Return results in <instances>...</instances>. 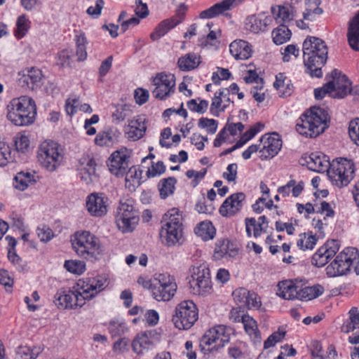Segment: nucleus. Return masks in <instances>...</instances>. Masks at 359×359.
Segmentation results:
<instances>
[{"instance_id": "obj_1", "label": "nucleus", "mask_w": 359, "mask_h": 359, "mask_svg": "<svg viewBox=\"0 0 359 359\" xmlns=\"http://www.w3.org/2000/svg\"><path fill=\"white\" fill-rule=\"evenodd\" d=\"M328 120L329 115L325 109L313 107L299 118L296 130L306 137H316L325 130Z\"/></svg>"}, {"instance_id": "obj_2", "label": "nucleus", "mask_w": 359, "mask_h": 359, "mask_svg": "<svg viewBox=\"0 0 359 359\" xmlns=\"http://www.w3.org/2000/svg\"><path fill=\"white\" fill-rule=\"evenodd\" d=\"M36 114L34 100L28 96L13 99L7 106V118L18 126L32 124Z\"/></svg>"}, {"instance_id": "obj_3", "label": "nucleus", "mask_w": 359, "mask_h": 359, "mask_svg": "<svg viewBox=\"0 0 359 359\" xmlns=\"http://www.w3.org/2000/svg\"><path fill=\"white\" fill-rule=\"evenodd\" d=\"M182 219V213L177 208H172L164 215L160 235L166 245L173 246L181 243Z\"/></svg>"}, {"instance_id": "obj_4", "label": "nucleus", "mask_w": 359, "mask_h": 359, "mask_svg": "<svg viewBox=\"0 0 359 359\" xmlns=\"http://www.w3.org/2000/svg\"><path fill=\"white\" fill-rule=\"evenodd\" d=\"M189 274V288L193 294L206 296L212 292L210 269L205 262L196 263L191 266Z\"/></svg>"}, {"instance_id": "obj_5", "label": "nucleus", "mask_w": 359, "mask_h": 359, "mask_svg": "<svg viewBox=\"0 0 359 359\" xmlns=\"http://www.w3.org/2000/svg\"><path fill=\"white\" fill-rule=\"evenodd\" d=\"M72 249L85 258L96 257L102 252L100 239L88 231H76L71 238Z\"/></svg>"}, {"instance_id": "obj_6", "label": "nucleus", "mask_w": 359, "mask_h": 359, "mask_svg": "<svg viewBox=\"0 0 359 359\" xmlns=\"http://www.w3.org/2000/svg\"><path fill=\"white\" fill-rule=\"evenodd\" d=\"M105 282L102 278L79 280L74 290L71 292V294L69 291L70 306H82L85 299H91L103 290Z\"/></svg>"}, {"instance_id": "obj_7", "label": "nucleus", "mask_w": 359, "mask_h": 359, "mask_svg": "<svg viewBox=\"0 0 359 359\" xmlns=\"http://www.w3.org/2000/svg\"><path fill=\"white\" fill-rule=\"evenodd\" d=\"M64 154L61 146L56 142H43L37 150L39 163L48 171L55 170L62 163Z\"/></svg>"}, {"instance_id": "obj_8", "label": "nucleus", "mask_w": 359, "mask_h": 359, "mask_svg": "<svg viewBox=\"0 0 359 359\" xmlns=\"http://www.w3.org/2000/svg\"><path fill=\"white\" fill-rule=\"evenodd\" d=\"M359 251L357 248L349 247L344 249L335 259L326 267V273L329 277L346 275L351 267L358 261Z\"/></svg>"}, {"instance_id": "obj_9", "label": "nucleus", "mask_w": 359, "mask_h": 359, "mask_svg": "<svg viewBox=\"0 0 359 359\" xmlns=\"http://www.w3.org/2000/svg\"><path fill=\"white\" fill-rule=\"evenodd\" d=\"M353 163L346 158H337L331 162L327 173L332 183L341 188L347 186L353 178Z\"/></svg>"}, {"instance_id": "obj_10", "label": "nucleus", "mask_w": 359, "mask_h": 359, "mask_svg": "<svg viewBox=\"0 0 359 359\" xmlns=\"http://www.w3.org/2000/svg\"><path fill=\"white\" fill-rule=\"evenodd\" d=\"M149 285L152 295L157 301H169L175 295L177 286L173 277L168 273H156Z\"/></svg>"}, {"instance_id": "obj_11", "label": "nucleus", "mask_w": 359, "mask_h": 359, "mask_svg": "<svg viewBox=\"0 0 359 359\" xmlns=\"http://www.w3.org/2000/svg\"><path fill=\"white\" fill-rule=\"evenodd\" d=\"M232 296L238 308H233L231 314L244 313L247 310H253L259 312H264L262 308V302L259 296L254 292L249 291L244 287L236 289Z\"/></svg>"}, {"instance_id": "obj_12", "label": "nucleus", "mask_w": 359, "mask_h": 359, "mask_svg": "<svg viewBox=\"0 0 359 359\" xmlns=\"http://www.w3.org/2000/svg\"><path fill=\"white\" fill-rule=\"evenodd\" d=\"M139 215L130 201H121L116 215L117 226L123 232L132 231L138 224Z\"/></svg>"}, {"instance_id": "obj_13", "label": "nucleus", "mask_w": 359, "mask_h": 359, "mask_svg": "<svg viewBox=\"0 0 359 359\" xmlns=\"http://www.w3.org/2000/svg\"><path fill=\"white\" fill-rule=\"evenodd\" d=\"M153 96L161 100H166L175 90V76L172 74L158 73L153 79Z\"/></svg>"}, {"instance_id": "obj_14", "label": "nucleus", "mask_w": 359, "mask_h": 359, "mask_svg": "<svg viewBox=\"0 0 359 359\" xmlns=\"http://www.w3.org/2000/svg\"><path fill=\"white\" fill-rule=\"evenodd\" d=\"M231 330L220 325L209 329L203 334L201 343L208 346L212 345V348H219L229 342Z\"/></svg>"}, {"instance_id": "obj_15", "label": "nucleus", "mask_w": 359, "mask_h": 359, "mask_svg": "<svg viewBox=\"0 0 359 359\" xmlns=\"http://www.w3.org/2000/svg\"><path fill=\"white\" fill-rule=\"evenodd\" d=\"M303 57H306L307 62H310L313 54H319L318 62L320 64L326 62L327 60V47L325 43L320 39L316 36H307L302 44Z\"/></svg>"}, {"instance_id": "obj_16", "label": "nucleus", "mask_w": 359, "mask_h": 359, "mask_svg": "<svg viewBox=\"0 0 359 359\" xmlns=\"http://www.w3.org/2000/svg\"><path fill=\"white\" fill-rule=\"evenodd\" d=\"M130 155L131 151L125 147L114 151L107 163L110 172L116 177L124 176L129 167Z\"/></svg>"}, {"instance_id": "obj_17", "label": "nucleus", "mask_w": 359, "mask_h": 359, "mask_svg": "<svg viewBox=\"0 0 359 359\" xmlns=\"http://www.w3.org/2000/svg\"><path fill=\"white\" fill-rule=\"evenodd\" d=\"M109 199L103 193H93L87 197L86 208L93 217H101L108 211Z\"/></svg>"}, {"instance_id": "obj_18", "label": "nucleus", "mask_w": 359, "mask_h": 359, "mask_svg": "<svg viewBox=\"0 0 359 359\" xmlns=\"http://www.w3.org/2000/svg\"><path fill=\"white\" fill-rule=\"evenodd\" d=\"M339 250L338 241H327L312 257V264L318 267L324 266L330 259L333 257Z\"/></svg>"}, {"instance_id": "obj_19", "label": "nucleus", "mask_w": 359, "mask_h": 359, "mask_svg": "<svg viewBox=\"0 0 359 359\" xmlns=\"http://www.w3.org/2000/svg\"><path fill=\"white\" fill-rule=\"evenodd\" d=\"M262 149L259 151L262 159L271 158L278 154L282 147V140L279 135L273 133L264 135L259 140Z\"/></svg>"}, {"instance_id": "obj_20", "label": "nucleus", "mask_w": 359, "mask_h": 359, "mask_svg": "<svg viewBox=\"0 0 359 359\" xmlns=\"http://www.w3.org/2000/svg\"><path fill=\"white\" fill-rule=\"evenodd\" d=\"M245 195L243 192L233 194L227 197L219 208V212L226 217L236 215L243 208Z\"/></svg>"}, {"instance_id": "obj_21", "label": "nucleus", "mask_w": 359, "mask_h": 359, "mask_svg": "<svg viewBox=\"0 0 359 359\" xmlns=\"http://www.w3.org/2000/svg\"><path fill=\"white\" fill-rule=\"evenodd\" d=\"M19 85L29 90L40 88L43 83V74L39 69L32 67L20 74Z\"/></svg>"}, {"instance_id": "obj_22", "label": "nucleus", "mask_w": 359, "mask_h": 359, "mask_svg": "<svg viewBox=\"0 0 359 359\" xmlns=\"http://www.w3.org/2000/svg\"><path fill=\"white\" fill-rule=\"evenodd\" d=\"M82 168H80V177L87 184L93 183L98 180L96 171L97 163L93 157H83L79 160Z\"/></svg>"}, {"instance_id": "obj_23", "label": "nucleus", "mask_w": 359, "mask_h": 359, "mask_svg": "<svg viewBox=\"0 0 359 359\" xmlns=\"http://www.w3.org/2000/svg\"><path fill=\"white\" fill-rule=\"evenodd\" d=\"M300 284L301 280L297 279L281 281L278 285L277 294L285 299H298Z\"/></svg>"}, {"instance_id": "obj_24", "label": "nucleus", "mask_w": 359, "mask_h": 359, "mask_svg": "<svg viewBox=\"0 0 359 359\" xmlns=\"http://www.w3.org/2000/svg\"><path fill=\"white\" fill-rule=\"evenodd\" d=\"M271 22V17L263 13L248 16L245 21V28L252 33L264 32Z\"/></svg>"}, {"instance_id": "obj_25", "label": "nucleus", "mask_w": 359, "mask_h": 359, "mask_svg": "<svg viewBox=\"0 0 359 359\" xmlns=\"http://www.w3.org/2000/svg\"><path fill=\"white\" fill-rule=\"evenodd\" d=\"M146 129L145 118L138 116L129 121L125 131L128 139L136 141L144 136Z\"/></svg>"}, {"instance_id": "obj_26", "label": "nucleus", "mask_w": 359, "mask_h": 359, "mask_svg": "<svg viewBox=\"0 0 359 359\" xmlns=\"http://www.w3.org/2000/svg\"><path fill=\"white\" fill-rule=\"evenodd\" d=\"M330 75L332 78L330 82H334L335 86L334 91L336 92L338 97L343 98L348 93H351V83L346 75L342 74L337 69L332 70Z\"/></svg>"}, {"instance_id": "obj_27", "label": "nucleus", "mask_w": 359, "mask_h": 359, "mask_svg": "<svg viewBox=\"0 0 359 359\" xmlns=\"http://www.w3.org/2000/svg\"><path fill=\"white\" fill-rule=\"evenodd\" d=\"M310 170L317 172H327L331 165L328 157L320 152L311 153L306 159Z\"/></svg>"}, {"instance_id": "obj_28", "label": "nucleus", "mask_w": 359, "mask_h": 359, "mask_svg": "<svg viewBox=\"0 0 359 359\" xmlns=\"http://www.w3.org/2000/svg\"><path fill=\"white\" fill-rule=\"evenodd\" d=\"M243 0H223L215 4L210 8L201 12L199 17L202 19H208L215 18L225 11L230 10L236 5V2H241Z\"/></svg>"}, {"instance_id": "obj_29", "label": "nucleus", "mask_w": 359, "mask_h": 359, "mask_svg": "<svg viewBox=\"0 0 359 359\" xmlns=\"http://www.w3.org/2000/svg\"><path fill=\"white\" fill-rule=\"evenodd\" d=\"M184 18V13H179L170 19L163 20L150 34V37L153 41L158 40L164 36L169 30L174 28L180 24Z\"/></svg>"}, {"instance_id": "obj_30", "label": "nucleus", "mask_w": 359, "mask_h": 359, "mask_svg": "<svg viewBox=\"0 0 359 359\" xmlns=\"http://www.w3.org/2000/svg\"><path fill=\"white\" fill-rule=\"evenodd\" d=\"M229 51L236 60H247L252 53V46L248 41L238 39L231 42L229 45Z\"/></svg>"}, {"instance_id": "obj_31", "label": "nucleus", "mask_w": 359, "mask_h": 359, "mask_svg": "<svg viewBox=\"0 0 359 359\" xmlns=\"http://www.w3.org/2000/svg\"><path fill=\"white\" fill-rule=\"evenodd\" d=\"M232 102L229 96V90H227V88L220 89L215 93L211 103L210 111L215 115V111L217 113L224 111Z\"/></svg>"}, {"instance_id": "obj_32", "label": "nucleus", "mask_w": 359, "mask_h": 359, "mask_svg": "<svg viewBox=\"0 0 359 359\" xmlns=\"http://www.w3.org/2000/svg\"><path fill=\"white\" fill-rule=\"evenodd\" d=\"M234 320L243 323L245 332L254 341H260L261 334L257 323L251 316H236Z\"/></svg>"}, {"instance_id": "obj_33", "label": "nucleus", "mask_w": 359, "mask_h": 359, "mask_svg": "<svg viewBox=\"0 0 359 359\" xmlns=\"http://www.w3.org/2000/svg\"><path fill=\"white\" fill-rule=\"evenodd\" d=\"M347 40L353 50L359 51V11L348 22Z\"/></svg>"}, {"instance_id": "obj_34", "label": "nucleus", "mask_w": 359, "mask_h": 359, "mask_svg": "<svg viewBox=\"0 0 359 359\" xmlns=\"http://www.w3.org/2000/svg\"><path fill=\"white\" fill-rule=\"evenodd\" d=\"M36 182V175L33 171H20L16 174L13 179V185L19 191H25L29 186Z\"/></svg>"}, {"instance_id": "obj_35", "label": "nucleus", "mask_w": 359, "mask_h": 359, "mask_svg": "<svg viewBox=\"0 0 359 359\" xmlns=\"http://www.w3.org/2000/svg\"><path fill=\"white\" fill-rule=\"evenodd\" d=\"M201 63V58L199 55L189 53L178 59L177 67L182 72H190L196 69Z\"/></svg>"}, {"instance_id": "obj_36", "label": "nucleus", "mask_w": 359, "mask_h": 359, "mask_svg": "<svg viewBox=\"0 0 359 359\" xmlns=\"http://www.w3.org/2000/svg\"><path fill=\"white\" fill-rule=\"evenodd\" d=\"M119 133L116 129L109 128L100 131L95 138V144L100 147L112 146L118 140Z\"/></svg>"}, {"instance_id": "obj_37", "label": "nucleus", "mask_w": 359, "mask_h": 359, "mask_svg": "<svg viewBox=\"0 0 359 359\" xmlns=\"http://www.w3.org/2000/svg\"><path fill=\"white\" fill-rule=\"evenodd\" d=\"M74 41L76 47V55L77 57V61H83L87 57V39L85 33L81 29H74Z\"/></svg>"}, {"instance_id": "obj_38", "label": "nucleus", "mask_w": 359, "mask_h": 359, "mask_svg": "<svg viewBox=\"0 0 359 359\" xmlns=\"http://www.w3.org/2000/svg\"><path fill=\"white\" fill-rule=\"evenodd\" d=\"M324 292L323 287L320 285L304 287L301 281L298 299L302 301H309L317 298Z\"/></svg>"}, {"instance_id": "obj_39", "label": "nucleus", "mask_w": 359, "mask_h": 359, "mask_svg": "<svg viewBox=\"0 0 359 359\" xmlns=\"http://www.w3.org/2000/svg\"><path fill=\"white\" fill-rule=\"evenodd\" d=\"M153 346V341L147 332L138 334L132 343L133 350L137 354L142 353Z\"/></svg>"}, {"instance_id": "obj_40", "label": "nucleus", "mask_w": 359, "mask_h": 359, "mask_svg": "<svg viewBox=\"0 0 359 359\" xmlns=\"http://www.w3.org/2000/svg\"><path fill=\"white\" fill-rule=\"evenodd\" d=\"M304 189V182H297L294 180H290L285 185L279 187L278 192L283 197L288 196L292 193V196L298 197Z\"/></svg>"}, {"instance_id": "obj_41", "label": "nucleus", "mask_w": 359, "mask_h": 359, "mask_svg": "<svg viewBox=\"0 0 359 359\" xmlns=\"http://www.w3.org/2000/svg\"><path fill=\"white\" fill-rule=\"evenodd\" d=\"M142 173V171L135 166L128 168L125 174L126 187L130 190H135L136 187H139L141 184Z\"/></svg>"}, {"instance_id": "obj_42", "label": "nucleus", "mask_w": 359, "mask_h": 359, "mask_svg": "<svg viewBox=\"0 0 359 359\" xmlns=\"http://www.w3.org/2000/svg\"><path fill=\"white\" fill-rule=\"evenodd\" d=\"M215 253L219 257H235L238 251L229 240L219 241L216 244Z\"/></svg>"}, {"instance_id": "obj_43", "label": "nucleus", "mask_w": 359, "mask_h": 359, "mask_svg": "<svg viewBox=\"0 0 359 359\" xmlns=\"http://www.w3.org/2000/svg\"><path fill=\"white\" fill-rule=\"evenodd\" d=\"M197 236L203 241L211 240L214 238L216 230L210 221H203L199 223L194 229Z\"/></svg>"}, {"instance_id": "obj_44", "label": "nucleus", "mask_w": 359, "mask_h": 359, "mask_svg": "<svg viewBox=\"0 0 359 359\" xmlns=\"http://www.w3.org/2000/svg\"><path fill=\"white\" fill-rule=\"evenodd\" d=\"M319 54H313V57L310 58V62L309 63L306 60V57H303L304 64L306 67V72L309 73L312 77L320 78L323 76L322 67L326 62L320 64L318 61V56Z\"/></svg>"}, {"instance_id": "obj_45", "label": "nucleus", "mask_w": 359, "mask_h": 359, "mask_svg": "<svg viewBox=\"0 0 359 359\" xmlns=\"http://www.w3.org/2000/svg\"><path fill=\"white\" fill-rule=\"evenodd\" d=\"M111 337H121L128 330V327L123 320L116 318L110 321L108 327Z\"/></svg>"}, {"instance_id": "obj_46", "label": "nucleus", "mask_w": 359, "mask_h": 359, "mask_svg": "<svg viewBox=\"0 0 359 359\" xmlns=\"http://www.w3.org/2000/svg\"><path fill=\"white\" fill-rule=\"evenodd\" d=\"M291 34V31L284 25H281L274 29L271 33L273 41L276 45H281L287 42L290 40Z\"/></svg>"}, {"instance_id": "obj_47", "label": "nucleus", "mask_w": 359, "mask_h": 359, "mask_svg": "<svg viewBox=\"0 0 359 359\" xmlns=\"http://www.w3.org/2000/svg\"><path fill=\"white\" fill-rule=\"evenodd\" d=\"M31 22L26 15L22 14L18 17L15 22V29L14 30L15 36L20 39L25 36L30 27Z\"/></svg>"}, {"instance_id": "obj_48", "label": "nucleus", "mask_w": 359, "mask_h": 359, "mask_svg": "<svg viewBox=\"0 0 359 359\" xmlns=\"http://www.w3.org/2000/svg\"><path fill=\"white\" fill-rule=\"evenodd\" d=\"M172 322L179 330H189L198 320L197 316H172Z\"/></svg>"}, {"instance_id": "obj_49", "label": "nucleus", "mask_w": 359, "mask_h": 359, "mask_svg": "<svg viewBox=\"0 0 359 359\" xmlns=\"http://www.w3.org/2000/svg\"><path fill=\"white\" fill-rule=\"evenodd\" d=\"M41 351V347L20 346L15 351V359H36Z\"/></svg>"}, {"instance_id": "obj_50", "label": "nucleus", "mask_w": 359, "mask_h": 359, "mask_svg": "<svg viewBox=\"0 0 359 359\" xmlns=\"http://www.w3.org/2000/svg\"><path fill=\"white\" fill-rule=\"evenodd\" d=\"M176 182V179L172 177L163 179L160 181L158 189L162 198H166L168 196L173 194Z\"/></svg>"}, {"instance_id": "obj_51", "label": "nucleus", "mask_w": 359, "mask_h": 359, "mask_svg": "<svg viewBox=\"0 0 359 359\" xmlns=\"http://www.w3.org/2000/svg\"><path fill=\"white\" fill-rule=\"evenodd\" d=\"M294 12L295 11L293 6L286 4L282 6H278V13L274 15L277 20L280 19V22L286 23L293 20L294 17Z\"/></svg>"}, {"instance_id": "obj_52", "label": "nucleus", "mask_w": 359, "mask_h": 359, "mask_svg": "<svg viewBox=\"0 0 359 359\" xmlns=\"http://www.w3.org/2000/svg\"><path fill=\"white\" fill-rule=\"evenodd\" d=\"M317 238L311 233H302L299 236L297 245L302 250H311L316 244Z\"/></svg>"}, {"instance_id": "obj_53", "label": "nucleus", "mask_w": 359, "mask_h": 359, "mask_svg": "<svg viewBox=\"0 0 359 359\" xmlns=\"http://www.w3.org/2000/svg\"><path fill=\"white\" fill-rule=\"evenodd\" d=\"M175 314H198L197 306L192 300H184L175 308Z\"/></svg>"}, {"instance_id": "obj_54", "label": "nucleus", "mask_w": 359, "mask_h": 359, "mask_svg": "<svg viewBox=\"0 0 359 359\" xmlns=\"http://www.w3.org/2000/svg\"><path fill=\"white\" fill-rule=\"evenodd\" d=\"M208 102L205 100L198 98V100L192 99L187 102V107L189 110L197 112L198 114H204L208 107Z\"/></svg>"}, {"instance_id": "obj_55", "label": "nucleus", "mask_w": 359, "mask_h": 359, "mask_svg": "<svg viewBox=\"0 0 359 359\" xmlns=\"http://www.w3.org/2000/svg\"><path fill=\"white\" fill-rule=\"evenodd\" d=\"M36 234L40 241L45 243L50 241L54 236L52 229L45 224H41L37 227Z\"/></svg>"}, {"instance_id": "obj_56", "label": "nucleus", "mask_w": 359, "mask_h": 359, "mask_svg": "<svg viewBox=\"0 0 359 359\" xmlns=\"http://www.w3.org/2000/svg\"><path fill=\"white\" fill-rule=\"evenodd\" d=\"M198 127L206 129L210 134H214L217 129V121L212 118L202 117L198 120Z\"/></svg>"}, {"instance_id": "obj_57", "label": "nucleus", "mask_w": 359, "mask_h": 359, "mask_svg": "<svg viewBox=\"0 0 359 359\" xmlns=\"http://www.w3.org/2000/svg\"><path fill=\"white\" fill-rule=\"evenodd\" d=\"M348 134L352 141L359 146V118L350 121Z\"/></svg>"}, {"instance_id": "obj_58", "label": "nucleus", "mask_w": 359, "mask_h": 359, "mask_svg": "<svg viewBox=\"0 0 359 359\" xmlns=\"http://www.w3.org/2000/svg\"><path fill=\"white\" fill-rule=\"evenodd\" d=\"M55 306L60 310L67 308V293L65 288L60 289L55 295Z\"/></svg>"}, {"instance_id": "obj_59", "label": "nucleus", "mask_w": 359, "mask_h": 359, "mask_svg": "<svg viewBox=\"0 0 359 359\" xmlns=\"http://www.w3.org/2000/svg\"><path fill=\"white\" fill-rule=\"evenodd\" d=\"M129 339L125 337H119L113 344L112 350L116 355L123 354L128 350Z\"/></svg>"}, {"instance_id": "obj_60", "label": "nucleus", "mask_w": 359, "mask_h": 359, "mask_svg": "<svg viewBox=\"0 0 359 359\" xmlns=\"http://www.w3.org/2000/svg\"><path fill=\"white\" fill-rule=\"evenodd\" d=\"M165 171V165L161 161H158L156 163H152L151 167L148 168L147 171V177H155L164 173Z\"/></svg>"}, {"instance_id": "obj_61", "label": "nucleus", "mask_w": 359, "mask_h": 359, "mask_svg": "<svg viewBox=\"0 0 359 359\" xmlns=\"http://www.w3.org/2000/svg\"><path fill=\"white\" fill-rule=\"evenodd\" d=\"M86 270V263L81 260H69V272L81 275Z\"/></svg>"}, {"instance_id": "obj_62", "label": "nucleus", "mask_w": 359, "mask_h": 359, "mask_svg": "<svg viewBox=\"0 0 359 359\" xmlns=\"http://www.w3.org/2000/svg\"><path fill=\"white\" fill-rule=\"evenodd\" d=\"M334 87L335 86L334 82H330V81L327 83H325L322 88L315 89L314 95L316 99L321 100L325 96L327 93L334 92Z\"/></svg>"}, {"instance_id": "obj_63", "label": "nucleus", "mask_w": 359, "mask_h": 359, "mask_svg": "<svg viewBox=\"0 0 359 359\" xmlns=\"http://www.w3.org/2000/svg\"><path fill=\"white\" fill-rule=\"evenodd\" d=\"M312 359H325L323 353V346L319 341L314 340L311 343Z\"/></svg>"}, {"instance_id": "obj_64", "label": "nucleus", "mask_w": 359, "mask_h": 359, "mask_svg": "<svg viewBox=\"0 0 359 359\" xmlns=\"http://www.w3.org/2000/svg\"><path fill=\"white\" fill-rule=\"evenodd\" d=\"M357 318L350 316L348 320L345 321L341 327V332L344 333H349L353 331L355 329H359Z\"/></svg>"}]
</instances>
